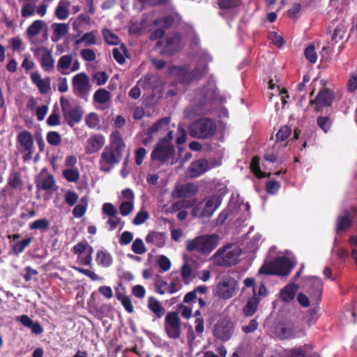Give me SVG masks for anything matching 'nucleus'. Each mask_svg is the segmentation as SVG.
<instances>
[{
	"instance_id": "nucleus-58",
	"label": "nucleus",
	"mask_w": 357,
	"mask_h": 357,
	"mask_svg": "<svg viewBox=\"0 0 357 357\" xmlns=\"http://www.w3.org/2000/svg\"><path fill=\"white\" fill-rule=\"evenodd\" d=\"M317 124L325 132H327L331 128V121L328 116H319L317 119Z\"/></svg>"
},
{
	"instance_id": "nucleus-3",
	"label": "nucleus",
	"mask_w": 357,
	"mask_h": 357,
	"mask_svg": "<svg viewBox=\"0 0 357 357\" xmlns=\"http://www.w3.org/2000/svg\"><path fill=\"white\" fill-rule=\"evenodd\" d=\"M188 130L191 137L200 139H208L215 133L217 126L211 119L201 118L191 123Z\"/></svg>"
},
{
	"instance_id": "nucleus-59",
	"label": "nucleus",
	"mask_w": 357,
	"mask_h": 357,
	"mask_svg": "<svg viewBox=\"0 0 357 357\" xmlns=\"http://www.w3.org/2000/svg\"><path fill=\"white\" fill-rule=\"evenodd\" d=\"M36 6L35 4L26 3L22 8V15L24 17H28L34 14Z\"/></svg>"
},
{
	"instance_id": "nucleus-42",
	"label": "nucleus",
	"mask_w": 357,
	"mask_h": 357,
	"mask_svg": "<svg viewBox=\"0 0 357 357\" xmlns=\"http://www.w3.org/2000/svg\"><path fill=\"white\" fill-rule=\"evenodd\" d=\"M32 239V238H27L15 243L13 245V250L14 253L17 255L22 252L24 249L31 243Z\"/></svg>"
},
{
	"instance_id": "nucleus-23",
	"label": "nucleus",
	"mask_w": 357,
	"mask_h": 357,
	"mask_svg": "<svg viewBox=\"0 0 357 357\" xmlns=\"http://www.w3.org/2000/svg\"><path fill=\"white\" fill-rule=\"evenodd\" d=\"M147 307L158 319H160L165 313V310L161 303L153 296L149 298Z\"/></svg>"
},
{
	"instance_id": "nucleus-50",
	"label": "nucleus",
	"mask_w": 357,
	"mask_h": 357,
	"mask_svg": "<svg viewBox=\"0 0 357 357\" xmlns=\"http://www.w3.org/2000/svg\"><path fill=\"white\" fill-rule=\"evenodd\" d=\"M251 169L252 172L259 178H264L266 174L260 170L259 158L256 156L252 158L251 162Z\"/></svg>"
},
{
	"instance_id": "nucleus-16",
	"label": "nucleus",
	"mask_w": 357,
	"mask_h": 357,
	"mask_svg": "<svg viewBox=\"0 0 357 357\" xmlns=\"http://www.w3.org/2000/svg\"><path fill=\"white\" fill-rule=\"evenodd\" d=\"M31 82L38 87L39 91L43 94L48 93L51 90V79L49 77L42 78L38 72L31 74Z\"/></svg>"
},
{
	"instance_id": "nucleus-49",
	"label": "nucleus",
	"mask_w": 357,
	"mask_h": 357,
	"mask_svg": "<svg viewBox=\"0 0 357 357\" xmlns=\"http://www.w3.org/2000/svg\"><path fill=\"white\" fill-rule=\"evenodd\" d=\"M149 218V213L146 211L141 210L136 214L135 217L132 220V224L135 225H140L144 223Z\"/></svg>"
},
{
	"instance_id": "nucleus-48",
	"label": "nucleus",
	"mask_w": 357,
	"mask_h": 357,
	"mask_svg": "<svg viewBox=\"0 0 357 357\" xmlns=\"http://www.w3.org/2000/svg\"><path fill=\"white\" fill-rule=\"evenodd\" d=\"M134 209V202L130 201H123L120 204L119 211L123 216H127L132 213Z\"/></svg>"
},
{
	"instance_id": "nucleus-30",
	"label": "nucleus",
	"mask_w": 357,
	"mask_h": 357,
	"mask_svg": "<svg viewBox=\"0 0 357 357\" xmlns=\"http://www.w3.org/2000/svg\"><path fill=\"white\" fill-rule=\"evenodd\" d=\"M73 58L72 55L66 54L60 57L57 63V69L62 75H66V71L70 68L73 64Z\"/></svg>"
},
{
	"instance_id": "nucleus-52",
	"label": "nucleus",
	"mask_w": 357,
	"mask_h": 357,
	"mask_svg": "<svg viewBox=\"0 0 357 357\" xmlns=\"http://www.w3.org/2000/svg\"><path fill=\"white\" fill-rule=\"evenodd\" d=\"M291 130L287 126H284L282 127L276 134V141L282 142L285 140L291 134Z\"/></svg>"
},
{
	"instance_id": "nucleus-6",
	"label": "nucleus",
	"mask_w": 357,
	"mask_h": 357,
	"mask_svg": "<svg viewBox=\"0 0 357 357\" xmlns=\"http://www.w3.org/2000/svg\"><path fill=\"white\" fill-rule=\"evenodd\" d=\"M172 133V130L168 131L167 136L162 139L155 146L151 155V158L153 160L166 162L171 158H173L174 149V147L171 145Z\"/></svg>"
},
{
	"instance_id": "nucleus-11",
	"label": "nucleus",
	"mask_w": 357,
	"mask_h": 357,
	"mask_svg": "<svg viewBox=\"0 0 357 357\" xmlns=\"http://www.w3.org/2000/svg\"><path fill=\"white\" fill-rule=\"evenodd\" d=\"M31 51L33 53L45 72H51L54 68V59L52 52L44 46H35L31 48Z\"/></svg>"
},
{
	"instance_id": "nucleus-53",
	"label": "nucleus",
	"mask_w": 357,
	"mask_h": 357,
	"mask_svg": "<svg viewBox=\"0 0 357 357\" xmlns=\"http://www.w3.org/2000/svg\"><path fill=\"white\" fill-rule=\"evenodd\" d=\"M192 270L190 266L185 264L181 268V276L185 284H188L192 279Z\"/></svg>"
},
{
	"instance_id": "nucleus-33",
	"label": "nucleus",
	"mask_w": 357,
	"mask_h": 357,
	"mask_svg": "<svg viewBox=\"0 0 357 357\" xmlns=\"http://www.w3.org/2000/svg\"><path fill=\"white\" fill-rule=\"evenodd\" d=\"M111 93L104 89H99L93 94V100L99 104H106L111 100Z\"/></svg>"
},
{
	"instance_id": "nucleus-32",
	"label": "nucleus",
	"mask_w": 357,
	"mask_h": 357,
	"mask_svg": "<svg viewBox=\"0 0 357 357\" xmlns=\"http://www.w3.org/2000/svg\"><path fill=\"white\" fill-rule=\"evenodd\" d=\"M259 301L260 298L258 297H251L243 308L244 314L247 317L253 315L257 309Z\"/></svg>"
},
{
	"instance_id": "nucleus-43",
	"label": "nucleus",
	"mask_w": 357,
	"mask_h": 357,
	"mask_svg": "<svg viewBox=\"0 0 357 357\" xmlns=\"http://www.w3.org/2000/svg\"><path fill=\"white\" fill-rule=\"evenodd\" d=\"M116 298L121 301L127 312L132 313L134 311L131 299L128 296H125L118 292L116 293Z\"/></svg>"
},
{
	"instance_id": "nucleus-54",
	"label": "nucleus",
	"mask_w": 357,
	"mask_h": 357,
	"mask_svg": "<svg viewBox=\"0 0 357 357\" xmlns=\"http://www.w3.org/2000/svg\"><path fill=\"white\" fill-rule=\"evenodd\" d=\"M47 141L51 145L58 146L61 142V138L57 132L51 131L47 135Z\"/></svg>"
},
{
	"instance_id": "nucleus-46",
	"label": "nucleus",
	"mask_w": 357,
	"mask_h": 357,
	"mask_svg": "<svg viewBox=\"0 0 357 357\" xmlns=\"http://www.w3.org/2000/svg\"><path fill=\"white\" fill-rule=\"evenodd\" d=\"M132 250L137 255H142L146 252V248L141 238H136L132 245Z\"/></svg>"
},
{
	"instance_id": "nucleus-57",
	"label": "nucleus",
	"mask_w": 357,
	"mask_h": 357,
	"mask_svg": "<svg viewBox=\"0 0 357 357\" xmlns=\"http://www.w3.org/2000/svg\"><path fill=\"white\" fill-rule=\"evenodd\" d=\"M306 59L311 63H314L317 61V54L313 45H310L305 50Z\"/></svg>"
},
{
	"instance_id": "nucleus-47",
	"label": "nucleus",
	"mask_w": 357,
	"mask_h": 357,
	"mask_svg": "<svg viewBox=\"0 0 357 357\" xmlns=\"http://www.w3.org/2000/svg\"><path fill=\"white\" fill-rule=\"evenodd\" d=\"M92 79L98 86H101L107 82L108 75L104 71H98L93 75Z\"/></svg>"
},
{
	"instance_id": "nucleus-44",
	"label": "nucleus",
	"mask_w": 357,
	"mask_h": 357,
	"mask_svg": "<svg viewBox=\"0 0 357 357\" xmlns=\"http://www.w3.org/2000/svg\"><path fill=\"white\" fill-rule=\"evenodd\" d=\"M86 124L91 128H98L100 120L98 116L96 113H90L86 116Z\"/></svg>"
},
{
	"instance_id": "nucleus-64",
	"label": "nucleus",
	"mask_w": 357,
	"mask_h": 357,
	"mask_svg": "<svg viewBox=\"0 0 357 357\" xmlns=\"http://www.w3.org/2000/svg\"><path fill=\"white\" fill-rule=\"evenodd\" d=\"M8 183L13 188H17L22 185V180L20 175L17 173L11 174L9 178Z\"/></svg>"
},
{
	"instance_id": "nucleus-13",
	"label": "nucleus",
	"mask_w": 357,
	"mask_h": 357,
	"mask_svg": "<svg viewBox=\"0 0 357 357\" xmlns=\"http://www.w3.org/2000/svg\"><path fill=\"white\" fill-rule=\"evenodd\" d=\"M35 183L38 192L45 190L52 193L58 189L53 175L49 174L45 169H43L38 174L35 178Z\"/></svg>"
},
{
	"instance_id": "nucleus-9",
	"label": "nucleus",
	"mask_w": 357,
	"mask_h": 357,
	"mask_svg": "<svg viewBox=\"0 0 357 357\" xmlns=\"http://www.w3.org/2000/svg\"><path fill=\"white\" fill-rule=\"evenodd\" d=\"M60 101L63 116L67 123L70 126H73L75 123H79L83 116L81 107L71 104L68 100L63 97L61 98Z\"/></svg>"
},
{
	"instance_id": "nucleus-14",
	"label": "nucleus",
	"mask_w": 357,
	"mask_h": 357,
	"mask_svg": "<svg viewBox=\"0 0 357 357\" xmlns=\"http://www.w3.org/2000/svg\"><path fill=\"white\" fill-rule=\"evenodd\" d=\"M234 332V326L227 320H222L218 322L214 328V335L223 341L229 340Z\"/></svg>"
},
{
	"instance_id": "nucleus-60",
	"label": "nucleus",
	"mask_w": 357,
	"mask_h": 357,
	"mask_svg": "<svg viewBox=\"0 0 357 357\" xmlns=\"http://www.w3.org/2000/svg\"><path fill=\"white\" fill-rule=\"evenodd\" d=\"M239 2V0H218L219 7L221 9L232 8L237 6Z\"/></svg>"
},
{
	"instance_id": "nucleus-8",
	"label": "nucleus",
	"mask_w": 357,
	"mask_h": 357,
	"mask_svg": "<svg viewBox=\"0 0 357 357\" xmlns=\"http://www.w3.org/2000/svg\"><path fill=\"white\" fill-rule=\"evenodd\" d=\"M121 157L122 153L106 146L100 157V169L103 172H109L114 165L120 162Z\"/></svg>"
},
{
	"instance_id": "nucleus-29",
	"label": "nucleus",
	"mask_w": 357,
	"mask_h": 357,
	"mask_svg": "<svg viewBox=\"0 0 357 357\" xmlns=\"http://www.w3.org/2000/svg\"><path fill=\"white\" fill-rule=\"evenodd\" d=\"M54 34L52 37V40L54 42H56L61 38L65 36L68 31V25L64 23L54 24H52Z\"/></svg>"
},
{
	"instance_id": "nucleus-27",
	"label": "nucleus",
	"mask_w": 357,
	"mask_h": 357,
	"mask_svg": "<svg viewBox=\"0 0 357 357\" xmlns=\"http://www.w3.org/2000/svg\"><path fill=\"white\" fill-rule=\"evenodd\" d=\"M107 147H111L112 149L117 150L122 153L125 143L123 141L121 135L119 132H113L110 135V142Z\"/></svg>"
},
{
	"instance_id": "nucleus-35",
	"label": "nucleus",
	"mask_w": 357,
	"mask_h": 357,
	"mask_svg": "<svg viewBox=\"0 0 357 357\" xmlns=\"http://www.w3.org/2000/svg\"><path fill=\"white\" fill-rule=\"evenodd\" d=\"M351 224V218L348 212L343 215H340L336 220V229L337 231H343L347 229Z\"/></svg>"
},
{
	"instance_id": "nucleus-39",
	"label": "nucleus",
	"mask_w": 357,
	"mask_h": 357,
	"mask_svg": "<svg viewBox=\"0 0 357 357\" xmlns=\"http://www.w3.org/2000/svg\"><path fill=\"white\" fill-rule=\"evenodd\" d=\"M102 34L105 41L109 45H117L120 43L119 37L109 29L104 28Z\"/></svg>"
},
{
	"instance_id": "nucleus-24",
	"label": "nucleus",
	"mask_w": 357,
	"mask_h": 357,
	"mask_svg": "<svg viewBox=\"0 0 357 357\" xmlns=\"http://www.w3.org/2000/svg\"><path fill=\"white\" fill-rule=\"evenodd\" d=\"M70 2L68 0H60L55 8L54 15L60 20H66L70 14Z\"/></svg>"
},
{
	"instance_id": "nucleus-2",
	"label": "nucleus",
	"mask_w": 357,
	"mask_h": 357,
	"mask_svg": "<svg viewBox=\"0 0 357 357\" xmlns=\"http://www.w3.org/2000/svg\"><path fill=\"white\" fill-rule=\"evenodd\" d=\"M241 254V250L238 246L227 245L219 248L210 258V261L216 266H231L237 264Z\"/></svg>"
},
{
	"instance_id": "nucleus-55",
	"label": "nucleus",
	"mask_w": 357,
	"mask_h": 357,
	"mask_svg": "<svg viewBox=\"0 0 357 357\" xmlns=\"http://www.w3.org/2000/svg\"><path fill=\"white\" fill-rule=\"evenodd\" d=\"M50 226V222L46 219H38L33 222L30 225L31 229H47Z\"/></svg>"
},
{
	"instance_id": "nucleus-19",
	"label": "nucleus",
	"mask_w": 357,
	"mask_h": 357,
	"mask_svg": "<svg viewBox=\"0 0 357 357\" xmlns=\"http://www.w3.org/2000/svg\"><path fill=\"white\" fill-rule=\"evenodd\" d=\"M197 191L198 188L195 184L188 183L176 186L174 194L178 198H188L194 196Z\"/></svg>"
},
{
	"instance_id": "nucleus-63",
	"label": "nucleus",
	"mask_w": 357,
	"mask_h": 357,
	"mask_svg": "<svg viewBox=\"0 0 357 357\" xmlns=\"http://www.w3.org/2000/svg\"><path fill=\"white\" fill-rule=\"evenodd\" d=\"M78 195L73 191H68L65 194V201L70 206L75 205L78 200Z\"/></svg>"
},
{
	"instance_id": "nucleus-20",
	"label": "nucleus",
	"mask_w": 357,
	"mask_h": 357,
	"mask_svg": "<svg viewBox=\"0 0 357 357\" xmlns=\"http://www.w3.org/2000/svg\"><path fill=\"white\" fill-rule=\"evenodd\" d=\"M182 38L178 33L169 34L166 38L165 50L168 53L175 52L182 48Z\"/></svg>"
},
{
	"instance_id": "nucleus-17",
	"label": "nucleus",
	"mask_w": 357,
	"mask_h": 357,
	"mask_svg": "<svg viewBox=\"0 0 357 357\" xmlns=\"http://www.w3.org/2000/svg\"><path fill=\"white\" fill-rule=\"evenodd\" d=\"M105 137L101 135L91 136L86 141L85 151L91 154L98 151L105 144Z\"/></svg>"
},
{
	"instance_id": "nucleus-40",
	"label": "nucleus",
	"mask_w": 357,
	"mask_h": 357,
	"mask_svg": "<svg viewBox=\"0 0 357 357\" xmlns=\"http://www.w3.org/2000/svg\"><path fill=\"white\" fill-rule=\"evenodd\" d=\"M63 177L68 182L75 183L79 179V172L77 167L69 168L63 171Z\"/></svg>"
},
{
	"instance_id": "nucleus-56",
	"label": "nucleus",
	"mask_w": 357,
	"mask_h": 357,
	"mask_svg": "<svg viewBox=\"0 0 357 357\" xmlns=\"http://www.w3.org/2000/svg\"><path fill=\"white\" fill-rule=\"evenodd\" d=\"M47 123L50 126H58L60 123V115L57 109H54L47 119Z\"/></svg>"
},
{
	"instance_id": "nucleus-7",
	"label": "nucleus",
	"mask_w": 357,
	"mask_h": 357,
	"mask_svg": "<svg viewBox=\"0 0 357 357\" xmlns=\"http://www.w3.org/2000/svg\"><path fill=\"white\" fill-rule=\"evenodd\" d=\"M238 290L236 280L229 275L222 277L213 289V294L222 299H229L234 296Z\"/></svg>"
},
{
	"instance_id": "nucleus-26",
	"label": "nucleus",
	"mask_w": 357,
	"mask_h": 357,
	"mask_svg": "<svg viewBox=\"0 0 357 357\" xmlns=\"http://www.w3.org/2000/svg\"><path fill=\"white\" fill-rule=\"evenodd\" d=\"M169 122L170 119L169 118L160 119L152 127L149 128L148 135L151 137L156 132H160L161 135L163 134L165 131L168 130Z\"/></svg>"
},
{
	"instance_id": "nucleus-10",
	"label": "nucleus",
	"mask_w": 357,
	"mask_h": 357,
	"mask_svg": "<svg viewBox=\"0 0 357 357\" xmlns=\"http://www.w3.org/2000/svg\"><path fill=\"white\" fill-rule=\"evenodd\" d=\"M164 328L171 339H178L181 335V321L177 312H169L165 318Z\"/></svg>"
},
{
	"instance_id": "nucleus-15",
	"label": "nucleus",
	"mask_w": 357,
	"mask_h": 357,
	"mask_svg": "<svg viewBox=\"0 0 357 357\" xmlns=\"http://www.w3.org/2000/svg\"><path fill=\"white\" fill-rule=\"evenodd\" d=\"M45 25V23L44 21L37 20L33 21L27 28L26 34L31 45L35 47L41 43V41L36 38V36L40 33Z\"/></svg>"
},
{
	"instance_id": "nucleus-4",
	"label": "nucleus",
	"mask_w": 357,
	"mask_h": 357,
	"mask_svg": "<svg viewBox=\"0 0 357 357\" xmlns=\"http://www.w3.org/2000/svg\"><path fill=\"white\" fill-rule=\"evenodd\" d=\"M291 261L285 257H278L274 260L265 262L259 270V273L286 276L293 268Z\"/></svg>"
},
{
	"instance_id": "nucleus-25",
	"label": "nucleus",
	"mask_w": 357,
	"mask_h": 357,
	"mask_svg": "<svg viewBox=\"0 0 357 357\" xmlns=\"http://www.w3.org/2000/svg\"><path fill=\"white\" fill-rule=\"evenodd\" d=\"M310 295L319 301L322 293L323 283L321 279L316 277L310 278Z\"/></svg>"
},
{
	"instance_id": "nucleus-37",
	"label": "nucleus",
	"mask_w": 357,
	"mask_h": 357,
	"mask_svg": "<svg viewBox=\"0 0 357 357\" xmlns=\"http://www.w3.org/2000/svg\"><path fill=\"white\" fill-rule=\"evenodd\" d=\"M114 59L120 64L125 63V57L127 56V49L124 44H121L120 47L114 48L112 50Z\"/></svg>"
},
{
	"instance_id": "nucleus-28",
	"label": "nucleus",
	"mask_w": 357,
	"mask_h": 357,
	"mask_svg": "<svg viewBox=\"0 0 357 357\" xmlns=\"http://www.w3.org/2000/svg\"><path fill=\"white\" fill-rule=\"evenodd\" d=\"M145 240L147 243H152L159 248L164 246L165 244V235L157 231L149 233Z\"/></svg>"
},
{
	"instance_id": "nucleus-41",
	"label": "nucleus",
	"mask_w": 357,
	"mask_h": 357,
	"mask_svg": "<svg viewBox=\"0 0 357 357\" xmlns=\"http://www.w3.org/2000/svg\"><path fill=\"white\" fill-rule=\"evenodd\" d=\"M81 43H84L86 46H90L96 44V37L93 31H90L84 33L81 38L76 40L75 44L78 45Z\"/></svg>"
},
{
	"instance_id": "nucleus-31",
	"label": "nucleus",
	"mask_w": 357,
	"mask_h": 357,
	"mask_svg": "<svg viewBox=\"0 0 357 357\" xmlns=\"http://www.w3.org/2000/svg\"><path fill=\"white\" fill-rule=\"evenodd\" d=\"M96 261L98 265L108 267L112 264V257L109 252L99 250L97 252Z\"/></svg>"
},
{
	"instance_id": "nucleus-36",
	"label": "nucleus",
	"mask_w": 357,
	"mask_h": 357,
	"mask_svg": "<svg viewBox=\"0 0 357 357\" xmlns=\"http://www.w3.org/2000/svg\"><path fill=\"white\" fill-rule=\"evenodd\" d=\"M279 336L282 339H289L296 337L294 326L291 324L282 326L279 329Z\"/></svg>"
},
{
	"instance_id": "nucleus-5",
	"label": "nucleus",
	"mask_w": 357,
	"mask_h": 357,
	"mask_svg": "<svg viewBox=\"0 0 357 357\" xmlns=\"http://www.w3.org/2000/svg\"><path fill=\"white\" fill-rule=\"evenodd\" d=\"M221 203L222 198L220 195H209L192 208V215L197 218H210L220 207Z\"/></svg>"
},
{
	"instance_id": "nucleus-61",
	"label": "nucleus",
	"mask_w": 357,
	"mask_h": 357,
	"mask_svg": "<svg viewBox=\"0 0 357 357\" xmlns=\"http://www.w3.org/2000/svg\"><path fill=\"white\" fill-rule=\"evenodd\" d=\"M80 55L87 61H93L96 59V55L95 52L91 49H84L80 51Z\"/></svg>"
},
{
	"instance_id": "nucleus-38",
	"label": "nucleus",
	"mask_w": 357,
	"mask_h": 357,
	"mask_svg": "<svg viewBox=\"0 0 357 357\" xmlns=\"http://www.w3.org/2000/svg\"><path fill=\"white\" fill-rule=\"evenodd\" d=\"M297 291V287L294 284L287 285L280 291V296L282 300L288 302L292 300Z\"/></svg>"
},
{
	"instance_id": "nucleus-51",
	"label": "nucleus",
	"mask_w": 357,
	"mask_h": 357,
	"mask_svg": "<svg viewBox=\"0 0 357 357\" xmlns=\"http://www.w3.org/2000/svg\"><path fill=\"white\" fill-rule=\"evenodd\" d=\"M174 22V19L172 16H165L164 17L156 20L154 22L155 25L160 26L162 29L170 27Z\"/></svg>"
},
{
	"instance_id": "nucleus-1",
	"label": "nucleus",
	"mask_w": 357,
	"mask_h": 357,
	"mask_svg": "<svg viewBox=\"0 0 357 357\" xmlns=\"http://www.w3.org/2000/svg\"><path fill=\"white\" fill-rule=\"evenodd\" d=\"M220 236L216 234L202 235L186 242L189 252H198L202 255L210 254L219 244Z\"/></svg>"
},
{
	"instance_id": "nucleus-62",
	"label": "nucleus",
	"mask_w": 357,
	"mask_h": 357,
	"mask_svg": "<svg viewBox=\"0 0 357 357\" xmlns=\"http://www.w3.org/2000/svg\"><path fill=\"white\" fill-rule=\"evenodd\" d=\"M268 39L273 43L275 46L280 47L282 46L284 40L283 38L279 36L276 32L272 31L268 33Z\"/></svg>"
},
{
	"instance_id": "nucleus-34",
	"label": "nucleus",
	"mask_w": 357,
	"mask_h": 357,
	"mask_svg": "<svg viewBox=\"0 0 357 357\" xmlns=\"http://www.w3.org/2000/svg\"><path fill=\"white\" fill-rule=\"evenodd\" d=\"M171 279L172 281L167 288V292L170 294H173L178 291L182 288V284L179 279L178 275L176 273H171Z\"/></svg>"
},
{
	"instance_id": "nucleus-12",
	"label": "nucleus",
	"mask_w": 357,
	"mask_h": 357,
	"mask_svg": "<svg viewBox=\"0 0 357 357\" xmlns=\"http://www.w3.org/2000/svg\"><path fill=\"white\" fill-rule=\"evenodd\" d=\"M72 86L73 93L79 97H86L91 89L90 79L85 73H79L75 75L72 79Z\"/></svg>"
},
{
	"instance_id": "nucleus-18",
	"label": "nucleus",
	"mask_w": 357,
	"mask_h": 357,
	"mask_svg": "<svg viewBox=\"0 0 357 357\" xmlns=\"http://www.w3.org/2000/svg\"><path fill=\"white\" fill-rule=\"evenodd\" d=\"M208 169V161L205 159H201L191 163L188 167V174L190 177L195 178L206 172Z\"/></svg>"
},
{
	"instance_id": "nucleus-45",
	"label": "nucleus",
	"mask_w": 357,
	"mask_h": 357,
	"mask_svg": "<svg viewBox=\"0 0 357 357\" xmlns=\"http://www.w3.org/2000/svg\"><path fill=\"white\" fill-rule=\"evenodd\" d=\"M312 349V347L310 344H305L303 347L294 348L290 351V357H305L306 352Z\"/></svg>"
},
{
	"instance_id": "nucleus-22",
	"label": "nucleus",
	"mask_w": 357,
	"mask_h": 357,
	"mask_svg": "<svg viewBox=\"0 0 357 357\" xmlns=\"http://www.w3.org/2000/svg\"><path fill=\"white\" fill-rule=\"evenodd\" d=\"M17 141L24 151H31L33 149L34 141L31 133L29 131H23L18 134Z\"/></svg>"
},
{
	"instance_id": "nucleus-21",
	"label": "nucleus",
	"mask_w": 357,
	"mask_h": 357,
	"mask_svg": "<svg viewBox=\"0 0 357 357\" xmlns=\"http://www.w3.org/2000/svg\"><path fill=\"white\" fill-rule=\"evenodd\" d=\"M334 99L333 93L327 89H325L318 93L314 100L310 101V104H316L319 107L329 106Z\"/></svg>"
}]
</instances>
